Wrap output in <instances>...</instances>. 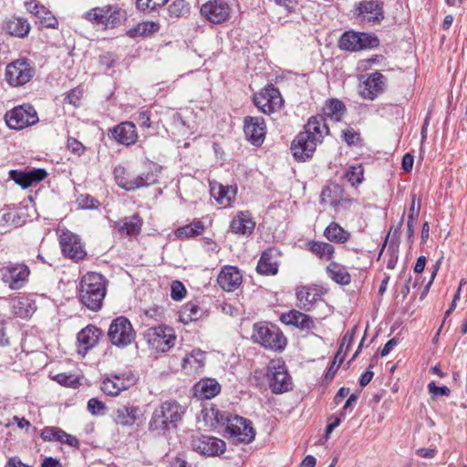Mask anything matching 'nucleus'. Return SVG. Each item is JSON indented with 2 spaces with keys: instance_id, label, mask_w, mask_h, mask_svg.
Wrapping results in <instances>:
<instances>
[{
  "instance_id": "obj_21",
  "label": "nucleus",
  "mask_w": 467,
  "mask_h": 467,
  "mask_svg": "<svg viewBox=\"0 0 467 467\" xmlns=\"http://www.w3.org/2000/svg\"><path fill=\"white\" fill-rule=\"evenodd\" d=\"M244 131L249 141L254 145H261L265 137L266 126L264 119L259 117H246L244 119Z\"/></svg>"
},
{
  "instance_id": "obj_14",
  "label": "nucleus",
  "mask_w": 467,
  "mask_h": 467,
  "mask_svg": "<svg viewBox=\"0 0 467 467\" xmlns=\"http://www.w3.org/2000/svg\"><path fill=\"white\" fill-rule=\"evenodd\" d=\"M232 8L225 0H209L201 6L203 18L213 24H222L230 18Z\"/></svg>"
},
{
  "instance_id": "obj_16",
  "label": "nucleus",
  "mask_w": 467,
  "mask_h": 467,
  "mask_svg": "<svg viewBox=\"0 0 467 467\" xmlns=\"http://www.w3.org/2000/svg\"><path fill=\"white\" fill-rule=\"evenodd\" d=\"M59 243L63 254L76 261L85 258L87 253L81 243L80 238L68 230H61Z\"/></svg>"
},
{
  "instance_id": "obj_24",
  "label": "nucleus",
  "mask_w": 467,
  "mask_h": 467,
  "mask_svg": "<svg viewBox=\"0 0 467 467\" xmlns=\"http://www.w3.org/2000/svg\"><path fill=\"white\" fill-rule=\"evenodd\" d=\"M358 16L369 23L379 22L383 19L382 3L379 0H364L357 7Z\"/></svg>"
},
{
  "instance_id": "obj_30",
  "label": "nucleus",
  "mask_w": 467,
  "mask_h": 467,
  "mask_svg": "<svg viewBox=\"0 0 467 467\" xmlns=\"http://www.w3.org/2000/svg\"><path fill=\"white\" fill-rule=\"evenodd\" d=\"M211 195L216 202L223 207L231 205L232 202L235 199L237 189L233 186H223L220 183H211Z\"/></svg>"
},
{
  "instance_id": "obj_45",
  "label": "nucleus",
  "mask_w": 467,
  "mask_h": 467,
  "mask_svg": "<svg viewBox=\"0 0 467 467\" xmlns=\"http://www.w3.org/2000/svg\"><path fill=\"white\" fill-rule=\"evenodd\" d=\"M39 22L49 28H57L58 26V21L56 16H54L49 10L46 7L41 9L40 15L37 16Z\"/></svg>"
},
{
  "instance_id": "obj_6",
  "label": "nucleus",
  "mask_w": 467,
  "mask_h": 467,
  "mask_svg": "<svg viewBox=\"0 0 467 467\" xmlns=\"http://www.w3.org/2000/svg\"><path fill=\"white\" fill-rule=\"evenodd\" d=\"M84 17L92 23L101 24L106 28H114L121 24L124 12L116 5L95 7L84 14Z\"/></svg>"
},
{
  "instance_id": "obj_23",
  "label": "nucleus",
  "mask_w": 467,
  "mask_h": 467,
  "mask_svg": "<svg viewBox=\"0 0 467 467\" xmlns=\"http://www.w3.org/2000/svg\"><path fill=\"white\" fill-rule=\"evenodd\" d=\"M100 336L101 331L92 325H88L80 330L77 336L78 354L84 357L89 349L98 344Z\"/></svg>"
},
{
  "instance_id": "obj_57",
  "label": "nucleus",
  "mask_w": 467,
  "mask_h": 467,
  "mask_svg": "<svg viewBox=\"0 0 467 467\" xmlns=\"http://www.w3.org/2000/svg\"><path fill=\"white\" fill-rule=\"evenodd\" d=\"M158 30V26L153 22H146L139 24L135 31L139 35H146L147 33L155 32Z\"/></svg>"
},
{
  "instance_id": "obj_44",
  "label": "nucleus",
  "mask_w": 467,
  "mask_h": 467,
  "mask_svg": "<svg viewBox=\"0 0 467 467\" xmlns=\"http://www.w3.org/2000/svg\"><path fill=\"white\" fill-rule=\"evenodd\" d=\"M13 309L16 316L26 318L34 312V307L28 299L20 298L13 302Z\"/></svg>"
},
{
  "instance_id": "obj_2",
  "label": "nucleus",
  "mask_w": 467,
  "mask_h": 467,
  "mask_svg": "<svg viewBox=\"0 0 467 467\" xmlns=\"http://www.w3.org/2000/svg\"><path fill=\"white\" fill-rule=\"evenodd\" d=\"M184 414V409L177 401H165L152 413L150 428L164 431L175 428Z\"/></svg>"
},
{
  "instance_id": "obj_53",
  "label": "nucleus",
  "mask_w": 467,
  "mask_h": 467,
  "mask_svg": "<svg viewBox=\"0 0 467 467\" xmlns=\"http://www.w3.org/2000/svg\"><path fill=\"white\" fill-rule=\"evenodd\" d=\"M344 360V354H341L340 351H337V355L335 356V358L328 368L326 379H332L334 375L336 374L337 370L338 369L340 364Z\"/></svg>"
},
{
  "instance_id": "obj_10",
  "label": "nucleus",
  "mask_w": 467,
  "mask_h": 467,
  "mask_svg": "<svg viewBox=\"0 0 467 467\" xmlns=\"http://www.w3.org/2000/svg\"><path fill=\"white\" fill-rule=\"evenodd\" d=\"M254 102L260 111L269 115L279 110L284 100L277 88L267 86L254 95Z\"/></svg>"
},
{
  "instance_id": "obj_38",
  "label": "nucleus",
  "mask_w": 467,
  "mask_h": 467,
  "mask_svg": "<svg viewBox=\"0 0 467 467\" xmlns=\"http://www.w3.org/2000/svg\"><path fill=\"white\" fill-rule=\"evenodd\" d=\"M324 236L330 242L345 244L350 239V233L333 222L325 229Z\"/></svg>"
},
{
  "instance_id": "obj_54",
  "label": "nucleus",
  "mask_w": 467,
  "mask_h": 467,
  "mask_svg": "<svg viewBox=\"0 0 467 467\" xmlns=\"http://www.w3.org/2000/svg\"><path fill=\"white\" fill-rule=\"evenodd\" d=\"M57 441L60 442V443L67 444L71 447H78V445H79L78 440L75 436H73L69 433H67L66 431H64L61 429H60L59 438Z\"/></svg>"
},
{
  "instance_id": "obj_25",
  "label": "nucleus",
  "mask_w": 467,
  "mask_h": 467,
  "mask_svg": "<svg viewBox=\"0 0 467 467\" xmlns=\"http://www.w3.org/2000/svg\"><path fill=\"white\" fill-rule=\"evenodd\" d=\"M296 306L306 311L314 308L317 302L321 300L322 293L316 286H300L296 289Z\"/></svg>"
},
{
  "instance_id": "obj_20",
  "label": "nucleus",
  "mask_w": 467,
  "mask_h": 467,
  "mask_svg": "<svg viewBox=\"0 0 467 467\" xmlns=\"http://www.w3.org/2000/svg\"><path fill=\"white\" fill-rule=\"evenodd\" d=\"M316 140L311 139V136L304 131L300 132L291 145L294 157L299 161H305L311 157L317 145Z\"/></svg>"
},
{
  "instance_id": "obj_56",
  "label": "nucleus",
  "mask_w": 467,
  "mask_h": 467,
  "mask_svg": "<svg viewBox=\"0 0 467 467\" xmlns=\"http://www.w3.org/2000/svg\"><path fill=\"white\" fill-rule=\"evenodd\" d=\"M67 148L71 152L78 156L83 154L85 151V147L83 144L74 138H69L67 140Z\"/></svg>"
},
{
  "instance_id": "obj_34",
  "label": "nucleus",
  "mask_w": 467,
  "mask_h": 467,
  "mask_svg": "<svg viewBox=\"0 0 467 467\" xmlns=\"http://www.w3.org/2000/svg\"><path fill=\"white\" fill-rule=\"evenodd\" d=\"M256 270L262 275H275L278 272V264L275 252L272 249L265 251L257 264Z\"/></svg>"
},
{
  "instance_id": "obj_59",
  "label": "nucleus",
  "mask_w": 467,
  "mask_h": 467,
  "mask_svg": "<svg viewBox=\"0 0 467 467\" xmlns=\"http://www.w3.org/2000/svg\"><path fill=\"white\" fill-rule=\"evenodd\" d=\"M382 58V56H374L367 59H361L358 62V68L362 70H368L371 68L373 64L379 63Z\"/></svg>"
},
{
  "instance_id": "obj_11",
  "label": "nucleus",
  "mask_w": 467,
  "mask_h": 467,
  "mask_svg": "<svg viewBox=\"0 0 467 467\" xmlns=\"http://www.w3.org/2000/svg\"><path fill=\"white\" fill-rule=\"evenodd\" d=\"M35 69L26 58L17 59L7 65L5 78L12 86H23L33 78Z\"/></svg>"
},
{
  "instance_id": "obj_40",
  "label": "nucleus",
  "mask_w": 467,
  "mask_h": 467,
  "mask_svg": "<svg viewBox=\"0 0 467 467\" xmlns=\"http://www.w3.org/2000/svg\"><path fill=\"white\" fill-rule=\"evenodd\" d=\"M141 224V219L138 215H133L118 222L117 226L122 235H137L140 231Z\"/></svg>"
},
{
  "instance_id": "obj_13",
  "label": "nucleus",
  "mask_w": 467,
  "mask_h": 467,
  "mask_svg": "<svg viewBox=\"0 0 467 467\" xmlns=\"http://www.w3.org/2000/svg\"><path fill=\"white\" fill-rule=\"evenodd\" d=\"M379 43V39L374 35L358 32H346L339 39L340 48L348 51L377 47Z\"/></svg>"
},
{
  "instance_id": "obj_42",
  "label": "nucleus",
  "mask_w": 467,
  "mask_h": 467,
  "mask_svg": "<svg viewBox=\"0 0 467 467\" xmlns=\"http://www.w3.org/2000/svg\"><path fill=\"white\" fill-rule=\"evenodd\" d=\"M203 229V224L198 221L178 228L175 234L179 238H189L202 234Z\"/></svg>"
},
{
  "instance_id": "obj_58",
  "label": "nucleus",
  "mask_w": 467,
  "mask_h": 467,
  "mask_svg": "<svg viewBox=\"0 0 467 467\" xmlns=\"http://www.w3.org/2000/svg\"><path fill=\"white\" fill-rule=\"evenodd\" d=\"M428 389H429V392L431 394H432L433 396H449L451 393V390L448 387H446V386L438 387L435 385L434 382H431L428 385Z\"/></svg>"
},
{
  "instance_id": "obj_60",
  "label": "nucleus",
  "mask_w": 467,
  "mask_h": 467,
  "mask_svg": "<svg viewBox=\"0 0 467 467\" xmlns=\"http://www.w3.org/2000/svg\"><path fill=\"white\" fill-rule=\"evenodd\" d=\"M344 139L348 145H355L359 140V134L352 129L344 130Z\"/></svg>"
},
{
  "instance_id": "obj_50",
  "label": "nucleus",
  "mask_w": 467,
  "mask_h": 467,
  "mask_svg": "<svg viewBox=\"0 0 467 467\" xmlns=\"http://www.w3.org/2000/svg\"><path fill=\"white\" fill-rule=\"evenodd\" d=\"M169 12L171 16L179 17L188 12V6L183 0H177L169 6Z\"/></svg>"
},
{
  "instance_id": "obj_63",
  "label": "nucleus",
  "mask_w": 467,
  "mask_h": 467,
  "mask_svg": "<svg viewBox=\"0 0 467 467\" xmlns=\"http://www.w3.org/2000/svg\"><path fill=\"white\" fill-rule=\"evenodd\" d=\"M436 450L433 448H420L416 451V454L421 458L432 459L436 455Z\"/></svg>"
},
{
  "instance_id": "obj_32",
  "label": "nucleus",
  "mask_w": 467,
  "mask_h": 467,
  "mask_svg": "<svg viewBox=\"0 0 467 467\" xmlns=\"http://www.w3.org/2000/svg\"><path fill=\"white\" fill-rule=\"evenodd\" d=\"M205 364V353L201 349H194L182 360V368L187 374H198Z\"/></svg>"
},
{
  "instance_id": "obj_48",
  "label": "nucleus",
  "mask_w": 467,
  "mask_h": 467,
  "mask_svg": "<svg viewBox=\"0 0 467 467\" xmlns=\"http://www.w3.org/2000/svg\"><path fill=\"white\" fill-rule=\"evenodd\" d=\"M77 203L82 209H93L99 206V201L88 194H80L77 199Z\"/></svg>"
},
{
  "instance_id": "obj_1",
  "label": "nucleus",
  "mask_w": 467,
  "mask_h": 467,
  "mask_svg": "<svg viewBox=\"0 0 467 467\" xmlns=\"http://www.w3.org/2000/svg\"><path fill=\"white\" fill-rule=\"evenodd\" d=\"M106 296V285L101 275L88 273L84 275L79 286V298L90 310H99Z\"/></svg>"
},
{
  "instance_id": "obj_22",
  "label": "nucleus",
  "mask_w": 467,
  "mask_h": 467,
  "mask_svg": "<svg viewBox=\"0 0 467 467\" xmlns=\"http://www.w3.org/2000/svg\"><path fill=\"white\" fill-rule=\"evenodd\" d=\"M243 281L240 271L235 266L225 265L220 271L217 283L224 290L228 292L237 289Z\"/></svg>"
},
{
  "instance_id": "obj_12",
  "label": "nucleus",
  "mask_w": 467,
  "mask_h": 467,
  "mask_svg": "<svg viewBox=\"0 0 467 467\" xmlns=\"http://www.w3.org/2000/svg\"><path fill=\"white\" fill-rule=\"evenodd\" d=\"M135 383V375L128 371L106 377L101 381L100 389L108 396H118L121 391L130 389Z\"/></svg>"
},
{
  "instance_id": "obj_18",
  "label": "nucleus",
  "mask_w": 467,
  "mask_h": 467,
  "mask_svg": "<svg viewBox=\"0 0 467 467\" xmlns=\"http://www.w3.org/2000/svg\"><path fill=\"white\" fill-rule=\"evenodd\" d=\"M359 85V94L365 99L373 100L386 88L387 78L379 72L376 71L365 77Z\"/></svg>"
},
{
  "instance_id": "obj_5",
  "label": "nucleus",
  "mask_w": 467,
  "mask_h": 467,
  "mask_svg": "<svg viewBox=\"0 0 467 467\" xmlns=\"http://www.w3.org/2000/svg\"><path fill=\"white\" fill-rule=\"evenodd\" d=\"M252 338L263 347L274 350L283 349L286 343L285 337L277 327L265 324L254 326Z\"/></svg>"
},
{
  "instance_id": "obj_8",
  "label": "nucleus",
  "mask_w": 467,
  "mask_h": 467,
  "mask_svg": "<svg viewBox=\"0 0 467 467\" xmlns=\"http://www.w3.org/2000/svg\"><path fill=\"white\" fill-rule=\"evenodd\" d=\"M225 420L226 431L234 442L250 443L254 439V431L246 419L235 415Z\"/></svg>"
},
{
  "instance_id": "obj_31",
  "label": "nucleus",
  "mask_w": 467,
  "mask_h": 467,
  "mask_svg": "<svg viewBox=\"0 0 467 467\" xmlns=\"http://www.w3.org/2000/svg\"><path fill=\"white\" fill-rule=\"evenodd\" d=\"M114 139L124 145L134 144L137 140L138 135L136 127L132 122H122L113 130Z\"/></svg>"
},
{
  "instance_id": "obj_43",
  "label": "nucleus",
  "mask_w": 467,
  "mask_h": 467,
  "mask_svg": "<svg viewBox=\"0 0 467 467\" xmlns=\"http://www.w3.org/2000/svg\"><path fill=\"white\" fill-rule=\"evenodd\" d=\"M364 169L361 164L352 165L345 173L351 186H358L363 182Z\"/></svg>"
},
{
  "instance_id": "obj_29",
  "label": "nucleus",
  "mask_w": 467,
  "mask_h": 467,
  "mask_svg": "<svg viewBox=\"0 0 467 467\" xmlns=\"http://www.w3.org/2000/svg\"><path fill=\"white\" fill-rule=\"evenodd\" d=\"M140 410L137 406H119L113 411V420L121 426H132L139 419Z\"/></svg>"
},
{
  "instance_id": "obj_64",
  "label": "nucleus",
  "mask_w": 467,
  "mask_h": 467,
  "mask_svg": "<svg viewBox=\"0 0 467 467\" xmlns=\"http://www.w3.org/2000/svg\"><path fill=\"white\" fill-rule=\"evenodd\" d=\"M414 163V157L413 155L407 153L402 158V169L406 171H410L412 170Z\"/></svg>"
},
{
  "instance_id": "obj_41",
  "label": "nucleus",
  "mask_w": 467,
  "mask_h": 467,
  "mask_svg": "<svg viewBox=\"0 0 467 467\" xmlns=\"http://www.w3.org/2000/svg\"><path fill=\"white\" fill-rule=\"evenodd\" d=\"M6 29L12 36L25 37L29 33L30 25L25 18L13 17L6 23Z\"/></svg>"
},
{
  "instance_id": "obj_61",
  "label": "nucleus",
  "mask_w": 467,
  "mask_h": 467,
  "mask_svg": "<svg viewBox=\"0 0 467 467\" xmlns=\"http://www.w3.org/2000/svg\"><path fill=\"white\" fill-rule=\"evenodd\" d=\"M145 316L150 319L161 321L163 318V311L161 307H150L145 311Z\"/></svg>"
},
{
  "instance_id": "obj_26",
  "label": "nucleus",
  "mask_w": 467,
  "mask_h": 467,
  "mask_svg": "<svg viewBox=\"0 0 467 467\" xmlns=\"http://www.w3.org/2000/svg\"><path fill=\"white\" fill-rule=\"evenodd\" d=\"M47 175V172L44 169H34L26 172L16 170L9 171V178L24 189L30 187L34 182L43 181Z\"/></svg>"
},
{
  "instance_id": "obj_3",
  "label": "nucleus",
  "mask_w": 467,
  "mask_h": 467,
  "mask_svg": "<svg viewBox=\"0 0 467 467\" xmlns=\"http://www.w3.org/2000/svg\"><path fill=\"white\" fill-rule=\"evenodd\" d=\"M266 376L269 387L274 393L281 394L292 389V379L283 360H271L267 366Z\"/></svg>"
},
{
  "instance_id": "obj_28",
  "label": "nucleus",
  "mask_w": 467,
  "mask_h": 467,
  "mask_svg": "<svg viewBox=\"0 0 467 467\" xmlns=\"http://www.w3.org/2000/svg\"><path fill=\"white\" fill-rule=\"evenodd\" d=\"M305 133L311 136V139H317L315 141L321 143L324 137L328 135L329 129L326 119L322 115L314 116L309 119L305 126Z\"/></svg>"
},
{
  "instance_id": "obj_17",
  "label": "nucleus",
  "mask_w": 467,
  "mask_h": 467,
  "mask_svg": "<svg viewBox=\"0 0 467 467\" xmlns=\"http://www.w3.org/2000/svg\"><path fill=\"white\" fill-rule=\"evenodd\" d=\"M114 176L117 184L127 191H134L155 182L153 176L149 173L131 177L121 166L114 169Z\"/></svg>"
},
{
  "instance_id": "obj_4",
  "label": "nucleus",
  "mask_w": 467,
  "mask_h": 467,
  "mask_svg": "<svg viewBox=\"0 0 467 467\" xmlns=\"http://www.w3.org/2000/svg\"><path fill=\"white\" fill-rule=\"evenodd\" d=\"M150 348L157 352H166L174 346L176 336L173 328L165 325L150 327L144 332Z\"/></svg>"
},
{
  "instance_id": "obj_46",
  "label": "nucleus",
  "mask_w": 467,
  "mask_h": 467,
  "mask_svg": "<svg viewBox=\"0 0 467 467\" xmlns=\"http://www.w3.org/2000/svg\"><path fill=\"white\" fill-rule=\"evenodd\" d=\"M168 0H137V6L141 11H152L164 5Z\"/></svg>"
},
{
  "instance_id": "obj_37",
  "label": "nucleus",
  "mask_w": 467,
  "mask_h": 467,
  "mask_svg": "<svg viewBox=\"0 0 467 467\" xmlns=\"http://www.w3.org/2000/svg\"><path fill=\"white\" fill-rule=\"evenodd\" d=\"M328 276L337 284L348 285L351 281L350 275L347 268L337 263L331 262L326 268Z\"/></svg>"
},
{
  "instance_id": "obj_51",
  "label": "nucleus",
  "mask_w": 467,
  "mask_h": 467,
  "mask_svg": "<svg viewBox=\"0 0 467 467\" xmlns=\"http://www.w3.org/2000/svg\"><path fill=\"white\" fill-rule=\"evenodd\" d=\"M357 329H358V327H354L351 329V331H348L345 334V336L343 337L341 345L338 349V351H340L341 354L343 352L346 353L348 350V348H350V346L352 345Z\"/></svg>"
},
{
  "instance_id": "obj_47",
  "label": "nucleus",
  "mask_w": 467,
  "mask_h": 467,
  "mask_svg": "<svg viewBox=\"0 0 467 467\" xmlns=\"http://www.w3.org/2000/svg\"><path fill=\"white\" fill-rule=\"evenodd\" d=\"M88 410L92 415L97 416L105 414L107 407L97 398H92L88 401Z\"/></svg>"
},
{
  "instance_id": "obj_52",
  "label": "nucleus",
  "mask_w": 467,
  "mask_h": 467,
  "mask_svg": "<svg viewBox=\"0 0 467 467\" xmlns=\"http://www.w3.org/2000/svg\"><path fill=\"white\" fill-rule=\"evenodd\" d=\"M186 289L180 281H174L171 284V296L174 300H181L184 297Z\"/></svg>"
},
{
  "instance_id": "obj_49",
  "label": "nucleus",
  "mask_w": 467,
  "mask_h": 467,
  "mask_svg": "<svg viewBox=\"0 0 467 467\" xmlns=\"http://www.w3.org/2000/svg\"><path fill=\"white\" fill-rule=\"evenodd\" d=\"M60 429L57 427H45L41 431V438L45 441H57L59 438Z\"/></svg>"
},
{
  "instance_id": "obj_36",
  "label": "nucleus",
  "mask_w": 467,
  "mask_h": 467,
  "mask_svg": "<svg viewBox=\"0 0 467 467\" xmlns=\"http://www.w3.org/2000/svg\"><path fill=\"white\" fill-rule=\"evenodd\" d=\"M345 111L344 104L338 99H332L327 100L323 108V117L324 119L328 118L330 120L337 122L341 120Z\"/></svg>"
},
{
  "instance_id": "obj_39",
  "label": "nucleus",
  "mask_w": 467,
  "mask_h": 467,
  "mask_svg": "<svg viewBox=\"0 0 467 467\" xmlns=\"http://www.w3.org/2000/svg\"><path fill=\"white\" fill-rule=\"evenodd\" d=\"M309 251L320 259L329 261L333 258L335 248L332 244L322 241H310L307 244Z\"/></svg>"
},
{
  "instance_id": "obj_9",
  "label": "nucleus",
  "mask_w": 467,
  "mask_h": 467,
  "mask_svg": "<svg viewBox=\"0 0 467 467\" xmlns=\"http://www.w3.org/2000/svg\"><path fill=\"white\" fill-rule=\"evenodd\" d=\"M38 121L36 109L31 105L16 107L5 114L7 126L14 130H22Z\"/></svg>"
},
{
  "instance_id": "obj_35",
  "label": "nucleus",
  "mask_w": 467,
  "mask_h": 467,
  "mask_svg": "<svg viewBox=\"0 0 467 467\" xmlns=\"http://www.w3.org/2000/svg\"><path fill=\"white\" fill-rule=\"evenodd\" d=\"M194 389L201 398L210 400L220 392L221 386L215 379H206L199 381Z\"/></svg>"
},
{
  "instance_id": "obj_55",
  "label": "nucleus",
  "mask_w": 467,
  "mask_h": 467,
  "mask_svg": "<svg viewBox=\"0 0 467 467\" xmlns=\"http://www.w3.org/2000/svg\"><path fill=\"white\" fill-rule=\"evenodd\" d=\"M420 200H418L416 202V196H415V194H413L411 203H410V206L409 209L408 219L410 221H411V220L417 221L419 214H420Z\"/></svg>"
},
{
  "instance_id": "obj_19",
  "label": "nucleus",
  "mask_w": 467,
  "mask_h": 467,
  "mask_svg": "<svg viewBox=\"0 0 467 467\" xmlns=\"http://www.w3.org/2000/svg\"><path fill=\"white\" fill-rule=\"evenodd\" d=\"M192 446L195 451L207 456H214L225 451V442L216 437L202 435L193 438Z\"/></svg>"
},
{
  "instance_id": "obj_15",
  "label": "nucleus",
  "mask_w": 467,
  "mask_h": 467,
  "mask_svg": "<svg viewBox=\"0 0 467 467\" xmlns=\"http://www.w3.org/2000/svg\"><path fill=\"white\" fill-rule=\"evenodd\" d=\"M2 281L12 290L25 286L30 274L29 268L24 264L10 265L1 270Z\"/></svg>"
},
{
  "instance_id": "obj_33",
  "label": "nucleus",
  "mask_w": 467,
  "mask_h": 467,
  "mask_svg": "<svg viewBox=\"0 0 467 467\" xmlns=\"http://www.w3.org/2000/svg\"><path fill=\"white\" fill-rule=\"evenodd\" d=\"M281 320L301 329H311L314 327V320L308 316L297 310H292L283 314Z\"/></svg>"
},
{
  "instance_id": "obj_62",
  "label": "nucleus",
  "mask_w": 467,
  "mask_h": 467,
  "mask_svg": "<svg viewBox=\"0 0 467 467\" xmlns=\"http://www.w3.org/2000/svg\"><path fill=\"white\" fill-rule=\"evenodd\" d=\"M26 8L28 12L35 15L36 17L40 15L41 9H44V5H38L35 0H27L25 2Z\"/></svg>"
},
{
  "instance_id": "obj_27",
  "label": "nucleus",
  "mask_w": 467,
  "mask_h": 467,
  "mask_svg": "<svg viewBox=\"0 0 467 467\" xmlns=\"http://www.w3.org/2000/svg\"><path fill=\"white\" fill-rule=\"evenodd\" d=\"M255 222L249 212H239L231 221L230 230L239 235L249 236L253 234Z\"/></svg>"
},
{
  "instance_id": "obj_7",
  "label": "nucleus",
  "mask_w": 467,
  "mask_h": 467,
  "mask_svg": "<svg viewBox=\"0 0 467 467\" xmlns=\"http://www.w3.org/2000/svg\"><path fill=\"white\" fill-rule=\"evenodd\" d=\"M108 336L114 346L125 348L134 341L135 331L128 318L119 317L111 322Z\"/></svg>"
}]
</instances>
